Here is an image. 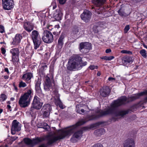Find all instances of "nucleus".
<instances>
[{"instance_id":"1","label":"nucleus","mask_w":147,"mask_h":147,"mask_svg":"<svg viewBox=\"0 0 147 147\" xmlns=\"http://www.w3.org/2000/svg\"><path fill=\"white\" fill-rule=\"evenodd\" d=\"M126 97L123 96L117 100H115L104 111H101L98 109L94 110L95 114L87 116L85 120H82L77 122L76 124L67 127L64 129L59 130L56 136L51 135L47 137V144L51 145L57 141L63 139L65 137H69L74 133L71 140V142L75 143L80 139L82 136L83 131L82 129L78 130L79 126L84 124L87 121L96 119L100 117L109 115H113L112 120L116 121L119 117L123 116L127 114L129 111L127 110H121L116 111V108L125 103Z\"/></svg>"},{"instance_id":"2","label":"nucleus","mask_w":147,"mask_h":147,"mask_svg":"<svg viewBox=\"0 0 147 147\" xmlns=\"http://www.w3.org/2000/svg\"><path fill=\"white\" fill-rule=\"evenodd\" d=\"M87 64L86 61L83 62L82 58L79 55H76L69 59L67 68L70 71H76L81 69Z\"/></svg>"},{"instance_id":"3","label":"nucleus","mask_w":147,"mask_h":147,"mask_svg":"<svg viewBox=\"0 0 147 147\" xmlns=\"http://www.w3.org/2000/svg\"><path fill=\"white\" fill-rule=\"evenodd\" d=\"M32 92V90L30 89L20 96L19 100V104L21 107H27L30 104Z\"/></svg>"},{"instance_id":"4","label":"nucleus","mask_w":147,"mask_h":147,"mask_svg":"<svg viewBox=\"0 0 147 147\" xmlns=\"http://www.w3.org/2000/svg\"><path fill=\"white\" fill-rule=\"evenodd\" d=\"M30 36L33 42L34 49H36L40 46L41 42L39 33L38 31L34 30L30 34Z\"/></svg>"},{"instance_id":"5","label":"nucleus","mask_w":147,"mask_h":147,"mask_svg":"<svg viewBox=\"0 0 147 147\" xmlns=\"http://www.w3.org/2000/svg\"><path fill=\"white\" fill-rule=\"evenodd\" d=\"M41 141L40 138H37L35 139H33L32 140L28 138H25L23 139V140L20 142L19 144L20 145H22V146H24V143L27 145H29L33 147L34 145Z\"/></svg>"},{"instance_id":"6","label":"nucleus","mask_w":147,"mask_h":147,"mask_svg":"<svg viewBox=\"0 0 147 147\" xmlns=\"http://www.w3.org/2000/svg\"><path fill=\"white\" fill-rule=\"evenodd\" d=\"M42 38L46 43H50L54 40L53 36L51 32L47 30H43Z\"/></svg>"},{"instance_id":"7","label":"nucleus","mask_w":147,"mask_h":147,"mask_svg":"<svg viewBox=\"0 0 147 147\" xmlns=\"http://www.w3.org/2000/svg\"><path fill=\"white\" fill-rule=\"evenodd\" d=\"M55 85L53 76L52 75L50 78L48 76L45 77V84L44 86V88L45 90L49 91L51 90V89H53V86Z\"/></svg>"},{"instance_id":"8","label":"nucleus","mask_w":147,"mask_h":147,"mask_svg":"<svg viewBox=\"0 0 147 147\" xmlns=\"http://www.w3.org/2000/svg\"><path fill=\"white\" fill-rule=\"evenodd\" d=\"M106 1V0H92L93 3L97 7V8L95 9V11L97 13L100 14L102 13V10L103 8L102 6Z\"/></svg>"},{"instance_id":"9","label":"nucleus","mask_w":147,"mask_h":147,"mask_svg":"<svg viewBox=\"0 0 147 147\" xmlns=\"http://www.w3.org/2000/svg\"><path fill=\"white\" fill-rule=\"evenodd\" d=\"M144 95H147V90L140 93L135 94L131 96H129L128 97L127 99V98H126V100L125 104L130 101H132L137 99L139 98L141 96ZM125 97H127L126 96ZM144 100L146 102H147V96L144 98Z\"/></svg>"},{"instance_id":"10","label":"nucleus","mask_w":147,"mask_h":147,"mask_svg":"<svg viewBox=\"0 0 147 147\" xmlns=\"http://www.w3.org/2000/svg\"><path fill=\"white\" fill-rule=\"evenodd\" d=\"M91 49V44L89 42H81L80 44L79 50L83 53H88Z\"/></svg>"},{"instance_id":"11","label":"nucleus","mask_w":147,"mask_h":147,"mask_svg":"<svg viewBox=\"0 0 147 147\" xmlns=\"http://www.w3.org/2000/svg\"><path fill=\"white\" fill-rule=\"evenodd\" d=\"M3 8L6 10H10L12 9L14 4L13 0H2Z\"/></svg>"},{"instance_id":"12","label":"nucleus","mask_w":147,"mask_h":147,"mask_svg":"<svg viewBox=\"0 0 147 147\" xmlns=\"http://www.w3.org/2000/svg\"><path fill=\"white\" fill-rule=\"evenodd\" d=\"M21 124L16 120H14L12 123L11 133L13 135L15 134L16 131H18L21 129Z\"/></svg>"},{"instance_id":"13","label":"nucleus","mask_w":147,"mask_h":147,"mask_svg":"<svg viewBox=\"0 0 147 147\" xmlns=\"http://www.w3.org/2000/svg\"><path fill=\"white\" fill-rule=\"evenodd\" d=\"M92 13L87 10H85L81 15L82 19L86 23L88 22L90 20Z\"/></svg>"},{"instance_id":"14","label":"nucleus","mask_w":147,"mask_h":147,"mask_svg":"<svg viewBox=\"0 0 147 147\" xmlns=\"http://www.w3.org/2000/svg\"><path fill=\"white\" fill-rule=\"evenodd\" d=\"M40 99L37 96L34 97L32 102V106L34 108L37 109H40L43 103L41 102Z\"/></svg>"},{"instance_id":"15","label":"nucleus","mask_w":147,"mask_h":147,"mask_svg":"<svg viewBox=\"0 0 147 147\" xmlns=\"http://www.w3.org/2000/svg\"><path fill=\"white\" fill-rule=\"evenodd\" d=\"M110 91V90L108 87H104L100 90V95L102 97H106L109 95Z\"/></svg>"},{"instance_id":"16","label":"nucleus","mask_w":147,"mask_h":147,"mask_svg":"<svg viewBox=\"0 0 147 147\" xmlns=\"http://www.w3.org/2000/svg\"><path fill=\"white\" fill-rule=\"evenodd\" d=\"M34 24L29 22H25L24 24V29L29 32L34 30Z\"/></svg>"},{"instance_id":"17","label":"nucleus","mask_w":147,"mask_h":147,"mask_svg":"<svg viewBox=\"0 0 147 147\" xmlns=\"http://www.w3.org/2000/svg\"><path fill=\"white\" fill-rule=\"evenodd\" d=\"M64 36L62 35H61L58 41L57 45V53H59L61 51V48L63 45V40L64 38Z\"/></svg>"},{"instance_id":"18","label":"nucleus","mask_w":147,"mask_h":147,"mask_svg":"<svg viewBox=\"0 0 147 147\" xmlns=\"http://www.w3.org/2000/svg\"><path fill=\"white\" fill-rule=\"evenodd\" d=\"M22 38V36L20 34H17L13 39L11 44L15 45H18L21 42V40Z\"/></svg>"},{"instance_id":"19","label":"nucleus","mask_w":147,"mask_h":147,"mask_svg":"<svg viewBox=\"0 0 147 147\" xmlns=\"http://www.w3.org/2000/svg\"><path fill=\"white\" fill-rule=\"evenodd\" d=\"M124 147H135L134 142L132 139L126 140L124 144Z\"/></svg>"},{"instance_id":"20","label":"nucleus","mask_w":147,"mask_h":147,"mask_svg":"<svg viewBox=\"0 0 147 147\" xmlns=\"http://www.w3.org/2000/svg\"><path fill=\"white\" fill-rule=\"evenodd\" d=\"M33 77L32 74L31 73H27L23 75L22 79L26 82L29 83L31 82V79Z\"/></svg>"},{"instance_id":"21","label":"nucleus","mask_w":147,"mask_h":147,"mask_svg":"<svg viewBox=\"0 0 147 147\" xmlns=\"http://www.w3.org/2000/svg\"><path fill=\"white\" fill-rule=\"evenodd\" d=\"M40 81L38 80L36 83L35 89L36 92L38 93L39 95V96L41 95L43 96V94L42 93V91L40 88Z\"/></svg>"},{"instance_id":"22","label":"nucleus","mask_w":147,"mask_h":147,"mask_svg":"<svg viewBox=\"0 0 147 147\" xmlns=\"http://www.w3.org/2000/svg\"><path fill=\"white\" fill-rule=\"evenodd\" d=\"M53 16L57 20H60L61 19L62 13L59 10H56L55 12L53 14Z\"/></svg>"},{"instance_id":"23","label":"nucleus","mask_w":147,"mask_h":147,"mask_svg":"<svg viewBox=\"0 0 147 147\" xmlns=\"http://www.w3.org/2000/svg\"><path fill=\"white\" fill-rule=\"evenodd\" d=\"M122 62L123 63L127 64L132 62V58L130 56H125L123 57L122 59Z\"/></svg>"},{"instance_id":"24","label":"nucleus","mask_w":147,"mask_h":147,"mask_svg":"<svg viewBox=\"0 0 147 147\" xmlns=\"http://www.w3.org/2000/svg\"><path fill=\"white\" fill-rule=\"evenodd\" d=\"M81 32L80 28L78 26H74L72 29V33L76 35H79Z\"/></svg>"},{"instance_id":"25","label":"nucleus","mask_w":147,"mask_h":147,"mask_svg":"<svg viewBox=\"0 0 147 147\" xmlns=\"http://www.w3.org/2000/svg\"><path fill=\"white\" fill-rule=\"evenodd\" d=\"M105 133V130L102 128L97 129L94 132L95 135L97 136H99L104 134Z\"/></svg>"},{"instance_id":"26","label":"nucleus","mask_w":147,"mask_h":147,"mask_svg":"<svg viewBox=\"0 0 147 147\" xmlns=\"http://www.w3.org/2000/svg\"><path fill=\"white\" fill-rule=\"evenodd\" d=\"M57 98L55 99V103L57 106H59V107L61 109H63L64 107L63 105L62 104L61 102V101L59 97H57Z\"/></svg>"},{"instance_id":"27","label":"nucleus","mask_w":147,"mask_h":147,"mask_svg":"<svg viewBox=\"0 0 147 147\" xmlns=\"http://www.w3.org/2000/svg\"><path fill=\"white\" fill-rule=\"evenodd\" d=\"M52 110V108L49 104H45L41 109L42 111H46L50 112Z\"/></svg>"},{"instance_id":"28","label":"nucleus","mask_w":147,"mask_h":147,"mask_svg":"<svg viewBox=\"0 0 147 147\" xmlns=\"http://www.w3.org/2000/svg\"><path fill=\"white\" fill-rule=\"evenodd\" d=\"M10 53L12 55H19L20 51L18 48H13L10 50Z\"/></svg>"},{"instance_id":"29","label":"nucleus","mask_w":147,"mask_h":147,"mask_svg":"<svg viewBox=\"0 0 147 147\" xmlns=\"http://www.w3.org/2000/svg\"><path fill=\"white\" fill-rule=\"evenodd\" d=\"M11 61L13 62L14 65L17 64L19 61V55H12Z\"/></svg>"},{"instance_id":"30","label":"nucleus","mask_w":147,"mask_h":147,"mask_svg":"<svg viewBox=\"0 0 147 147\" xmlns=\"http://www.w3.org/2000/svg\"><path fill=\"white\" fill-rule=\"evenodd\" d=\"M53 89H51L53 91L54 93L57 96V97H59V94H58V91L56 86H55V85L53 86Z\"/></svg>"},{"instance_id":"31","label":"nucleus","mask_w":147,"mask_h":147,"mask_svg":"<svg viewBox=\"0 0 147 147\" xmlns=\"http://www.w3.org/2000/svg\"><path fill=\"white\" fill-rule=\"evenodd\" d=\"M140 53L142 56L144 58H146L147 57V54L145 49H142L140 51Z\"/></svg>"},{"instance_id":"32","label":"nucleus","mask_w":147,"mask_h":147,"mask_svg":"<svg viewBox=\"0 0 147 147\" xmlns=\"http://www.w3.org/2000/svg\"><path fill=\"white\" fill-rule=\"evenodd\" d=\"M6 96L4 94H2L0 95V101H4L7 98Z\"/></svg>"},{"instance_id":"33","label":"nucleus","mask_w":147,"mask_h":147,"mask_svg":"<svg viewBox=\"0 0 147 147\" xmlns=\"http://www.w3.org/2000/svg\"><path fill=\"white\" fill-rule=\"evenodd\" d=\"M42 112L43 118L48 117L49 116L50 112L46 111H42Z\"/></svg>"},{"instance_id":"34","label":"nucleus","mask_w":147,"mask_h":147,"mask_svg":"<svg viewBox=\"0 0 147 147\" xmlns=\"http://www.w3.org/2000/svg\"><path fill=\"white\" fill-rule=\"evenodd\" d=\"M59 28V26L58 25H56L55 26L54 29H56V30H57V29H58ZM60 32V31H59V32ZM59 33H58V32L57 31H55L53 32V34L54 35H55L56 36L58 35Z\"/></svg>"},{"instance_id":"35","label":"nucleus","mask_w":147,"mask_h":147,"mask_svg":"<svg viewBox=\"0 0 147 147\" xmlns=\"http://www.w3.org/2000/svg\"><path fill=\"white\" fill-rule=\"evenodd\" d=\"M27 85L26 83L23 82L22 81H21L19 82V87L20 88H24L26 87Z\"/></svg>"},{"instance_id":"36","label":"nucleus","mask_w":147,"mask_h":147,"mask_svg":"<svg viewBox=\"0 0 147 147\" xmlns=\"http://www.w3.org/2000/svg\"><path fill=\"white\" fill-rule=\"evenodd\" d=\"M57 7V5L56 3L53 1L51 3V5L50 6V8H52L53 9H55L56 7Z\"/></svg>"},{"instance_id":"37","label":"nucleus","mask_w":147,"mask_h":147,"mask_svg":"<svg viewBox=\"0 0 147 147\" xmlns=\"http://www.w3.org/2000/svg\"><path fill=\"white\" fill-rule=\"evenodd\" d=\"M82 107V106L81 105L79 104L78 105H76V112H77V110H78L80 111L81 109H82L81 108V107Z\"/></svg>"},{"instance_id":"38","label":"nucleus","mask_w":147,"mask_h":147,"mask_svg":"<svg viewBox=\"0 0 147 147\" xmlns=\"http://www.w3.org/2000/svg\"><path fill=\"white\" fill-rule=\"evenodd\" d=\"M5 32L4 28L3 26L0 25V32L3 33Z\"/></svg>"},{"instance_id":"39","label":"nucleus","mask_w":147,"mask_h":147,"mask_svg":"<svg viewBox=\"0 0 147 147\" xmlns=\"http://www.w3.org/2000/svg\"><path fill=\"white\" fill-rule=\"evenodd\" d=\"M129 29L130 28L129 25H127L124 28V32L125 33H127L128 31L129 30Z\"/></svg>"},{"instance_id":"40","label":"nucleus","mask_w":147,"mask_h":147,"mask_svg":"<svg viewBox=\"0 0 147 147\" xmlns=\"http://www.w3.org/2000/svg\"><path fill=\"white\" fill-rule=\"evenodd\" d=\"M118 12L119 15L121 16H125V13L123 11H121V9L119 10L118 11Z\"/></svg>"},{"instance_id":"41","label":"nucleus","mask_w":147,"mask_h":147,"mask_svg":"<svg viewBox=\"0 0 147 147\" xmlns=\"http://www.w3.org/2000/svg\"><path fill=\"white\" fill-rule=\"evenodd\" d=\"M121 53L125 54H132V52L130 51H127L125 50L121 51Z\"/></svg>"},{"instance_id":"42","label":"nucleus","mask_w":147,"mask_h":147,"mask_svg":"<svg viewBox=\"0 0 147 147\" xmlns=\"http://www.w3.org/2000/svg\"><path fill=\"white\" fill-rule=\"evenodd\" d=\"M98 67V66H94V65H91L89 67L90 69L91 70H93L94 69H97Z\"/></svg>"},{"instance_id":"43","label":"nucleus","mask_w":147,"mask_h":147,"mask_svg":"<svg viewBox=\"0 0 147 147\" xmlns=\"http://www.w3.org/2000/svg\"><path fill=\"white\" fill-rule=\"evenodd\" d=\"M77 113H79L80 114L83 115V113H84V112L85 111L83 109H81L80 111L78 110H77Z\"/></svg>"},{"instance_id":"44","label":"nucleus","mask_w":147,"mask_h":147,"mask_svg":"<svg viewBox=\"0 0 147 147\" xmlns=\"http://www.w3.org/2000/svg\"><path fill=\"white\" fill-rule=\"evenodd\" d=\"M27 53L30 54L31 52H32V51L31 49L27 48L26 49Z\"/></svg>"},{"instance_id":"45","label":"nucleus","mask_w":147,"mask_h":147,"mask_svg":"<svg viewBox=\"0 0 147 147\" xmlns=\"http://www.w3.org/2000/svg\"><path fill=\"white\" fill-rule=\"evenodd\" d=\"M43 125L44 126V127H43L42 128L45 129H47L48 128H49V126L46 123H44Z\"/></svg>"},{"instance_id":"46","label":"nucleus","mask_w":147,"mask_h":147,"mask_svg":"<svg viewBox=\"0 0 147 147\" xmlns=\"http://www.w3.org/2000/svg\"><path fill=\"white\" fill-rule=\"evenodd\" d=\"M46 27L47 29L50 30H51L53 29V26L51 25H47Z\"/></svg>"},{"instance_id":"47","label":"nucleus","mask_w":147,"mask_h":147,"mask_svg":"<svg viewBox=\"0 0 147 147\" xmlns=\"http://www.w3.org/2000/svg\"><path fill=\"white\" fill-rule=\"evenodd\" d=\"M108 80L109 81L113 82V81H115V78L110 77L109 78Z\"/></svg>"},{"instance_id":"48","label":"nucleus","mask_w":147,"mask_h":147,"mask_svg":"<svg viewBox=\"0 0 147 147\" xmlns=\"http://www.w3.org/2000/svg\"><path fill=\"white\" fill-rule=\"evenodd\" d=\"M1 53L3 54H4L6 52V50L4 48H1Z\"/></svg>"},{"instance_id":"49","label":"nucleus","mask_w":147,"mask_h":147,"mask_svg":"<svg viewBox=\"0 0 147 147\" xmlns=\"http://www.w3.org/2000/svg\"><path fill=\"white\" fill-rule=\"evenodd\" d=\"M114 58V57L113 56H109L108 57L107 60L110 61L111 60Z\"/></svg>"},{"instance_id":"50","label":"nucleus","mask_w":147,"mask_h":147,"mask_svg":"<svg viewBox=\"0 0 147 147\" xmlns=\"http://www.w3.org/2000/svg\"><path fill=\"white\" fill-rule=\"evenodd\" d=\"M59 2L60 4H63L65 3L66 0H59Z\"/></svg>"},{"instance_id":"51","label":"nucleus","mask_w":147,"mask_h":147,"mask_svg":"<svg viewBox=\"0 0 147 147\" xmlns=\"http://www.w3.org/2000/svg\"><path fill=\"white\" fill-rule=\"evenodd\" d=\"M11 138L12 140L13 141L15 140L17 138H18V137L16 136L11 137Z\"/></svg>"},{"instance_id":"52","label":"nucleus","mask_w":147,"mask_h":147,"mask_svg":"<svg viewBox=\"0 0 147 147\" xmlns=\"http://www.w3.org/2000/svg\"><path fill=\"white\" fill-rule=\"evenodd\" d=\"M47 145H49L47 144H47H43L40 146L39 147H47Z\"/></svg>"},{"instance_id":"53","label":"nucleus","mask_w":147,"mask_h":147,"mask_svg":"<svg viewBox=\"0 0 147 147\" xmlns=\"http://www.w3.org/2000/svg\"><path fill=\"white\" fill-rule=\"evenodd\" d=\"M101 58L103 59L107 60L108 56H105L102 57Z\"/></svg>"},{"instance_id":"54","label":"nucleus","mask_w":147,"mask_h":147,"mask_svg":"<svg viewBox=\"0 0 147 147\" xmlns=\"http://www.w3.org/2000/svg\"><path fill=\"white\" fill-rule=\"evenodd\" d=\"M111 50L110 49H106L105 52L106 53H109L111 52Z\"/></svg>"},{"instance_id":"55","label":"nucleus","mask_w":147,"mask_h":147,"mask_svg":"<svg viewBox=\"0 0 147 147\" xmlns=\"http://www.w3.org/2000/svg\"><path fill=\"white\" fill-rule=\"evenodd\" d=\"M4 71L5 72H7L8 74H9V71L8 69L7 68H5L4 69Z\"/></svg>"},{"instance_id":"56","label":"nucleus","mask_w":147,"mask_h":147,"mask_svg":"<svg viewBox=\"0 0 147 147\" xmlns=\"http://www.w3.org/2000/svg\"><path fill=\"white\" fill-rule=\"evenodd\" d=\"M21 35H23L24 36H27L28 35V34H27V33L25 31H24L22 34H21Z\"/></svg>"},{"instance_id":"57","label":"nucleus","mask_w":147,"mask_h":147,"mask_svg":"<svg viewBox=\"0 0 147 147\" xmlns=\"http://www.w3.org/2000/svg\"><path fill=\"white\" fill-rule=\"evenodd\" d=\"M4 77L5 79H8L9 78V76H4Z\"/></svg>"},{"instance_id":"58","label":"nucleus","mask_w":147,"mask_h":147,"mask_svg":"<svg viewBox=\"0 0 147 147\" xmlns=\"http://www.w3.org/2000/svg\"><path fill=\"white\" fill-rule=\"evenodd\" d=\"M100 73L99 71H98L97 73V75L98 76H100Z\"/></svg>"},{"instance_id":"59","label":"nucleus","mask_w":147,"mask_h":147,"mask_svg":"<svg viewBox=\"0 0 147 147\" xmlns=\"http://www.w3.org/2000/svg\"><path fill=\"white\" fill-rule=\"evenodd\" d=\"M7 108L8 109H9L11 108V107L10 105H7Z\"/></svg>"},{"instance_id":"60","label":"nucleus","mask_w":147,"mask_h":147,"mask_svg":"<svg viewBox=\"0 0 147 147\" xmlns=\"http://www.w3.org/2000/svg\"><path fill=\"white\" fill-rule=\"evenodd\" d=\"M143 46L144 47V48H146L147 49V45H146L144 44Z\"/></svg>"},{"instance_id":"61","label":"nucleus","mask_w":147,"mask_h":147,"mask_svg":"<svg viewBox=\"0 0 147 147\" xmlns=\"http://www.w3.org/2000/svg\"><path fill=\"white\" fill-rule=\"evenodd\" d=\"M3 111V110L2 109H0V114H1Z\"/></svg>"},{"instance_id":"62","label":"nucleus","mask_w":147,"mask_h":147,"mask_svg":"<svg viewBox=\"0 0 147 147\" xmlns=\"http://www.w3.org/2000/svg\"><path fill=\"white\" fill-rule=\"evenodd\" d=\"M34 107H33V108L32 107H31L30 108V111H32V110H33L34 109Z\"/></svg>"},{"instance_id":"63","label":"nucleus","mask_w":147,"mask_h":147,"mask_svg":"<svg viewBox=\"0 0 147 147\" xmlns=\"http://www.w3.org/2000/svg\"><path fill=\"white\" fill-rule=\"evenodd\" d=\"M134 1H135L136 2H139L141 1V0H134Z\"/></svg>"},{"instance_id":"64","label":"nucleus","mask_w":147,"mask_h":147,"mask_svg":"<svg viewBox=\"0 0 147 147\" xmlns=\"http://www.w3.org/2000/svg\"><path fill=\"white\" fill-rule=\"evenodd\" d=\"M3 43H4V42H0V43L1 44H3Z\"/></svg>"}]
</instances>
